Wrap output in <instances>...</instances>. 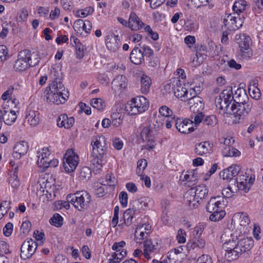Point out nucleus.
Segmentation results:
<instances>
[{"mask_svg": "<svg viewBox=\"0 0 263 263\" xmlns=\"http://www.w3.org/2000/svg\"><path fill=\"white\" fill-rule=\"evenodd\" d=\"M92 151L91 155L90 166L96 173H99L106 162L107 151L106 139L104 136H95L91 143Z\"/></svg>", "mask_w": 263, "mask_h": 263, "instance_id": "f257e3e1", "label": "nucleus"}, {"mask_svg": "<svg viewBox=\"0 0 263 263\" xmlns=\"http://www.w3.org/2000/svg\"><path fill=\"white\" fill-rule=\"evenodd\" d=\"M170 84L172 86L175 96L183 101L188 100L193 96L197 95L200 91V87L187 89L185 87H184L185 85L179 78H173L171 80Z\"/></svg>", "mask_w": 263, "mask_h": 263, "instance_id": "f03ea898", "label": "nucleus"}, {"mask_svg": "<svg viewBox=\"0 0 263 263\" xmlns=\"http://www.w3.org/2000/svg\"><path fill=\"white\" fill-rule=\"evenodd\" d=\"M208 192L206 186L199 185L187 191L184 195V199L191 208H196L200 201L207 196Z\"/></svg>", "mask_w": 263, "mask_h": 263, "instance_id": "7ed1b4c3", "label": "nucleus"}, {"mask_svg": "<svg viewBox=\"0 0 263 263\" xmlns=\"http://www.w3.org/2000/svg\"><path fill=\"white\" fill-rule=\"evenodd\" d=\"M67 200L78 211H84L89 207L91 196L85 191H77L73 194L68 195Z\"/></svg>", "mask_w": 263, "mask_h": 263, "instance_id": "20e7f679", "label": "nucleus"}, {"mask_svg": "<svg viewBox=\"0 0 263 263\" xmlns=\"http://www.w3.org/2000/svg\"><path fill=\"white\" fill-rule=\"evenodd\" d=\"M50 90L47 93V101L54 104L59 105L65 102L69 97L68 92L65 91L63 84L58 86L55 84H50Z\"/></svg>", "mask_w": 263, "mask_h": 263, "instance_id": "39448f33", "label": "nucleus"}, {"mask_svg": "<svg viewBox=\"0 0 263 263\" xmlns=\"http://www.w3.org/2000/svg\"><path fill=\"white\" fill-rule=\"evenodd\" d=\"M163 124V117L154 113L151 118L149 125L144 127L141 133L142 138L147 139L148 136L154 137L162 128Z\"/></svg>", "mask_w": 263, "mask_h": 263, "instance_id": "423d86ee", "label": "nucleus"}, {"mask_svg": "<svg viewBox=\"0 0 263 263\" xmlns=\"http://www.w3.org/2000/svg\"><path fill=\"white\" fill-rule=\"evenodd\" d=\"M149 106L147 99L143 96H137L132 99L125 107L126 111L130 115H136L146 110Z\"/></svg>", "mask_w": 263, "mask_h": 263, "instance_id": "0eeeda50", "label": "nucleus"}, {"mask_svg": "<svg viewBox=\"0 0 263 263\" xmlns=\"http://www.w3.org/2000/svg\"><path fill=\"white\" fill-rule=\"evenodd\" d=\"M251 107L250 103H233L231 108L227 109L226 114L233 115L235 118L234 122L239 123L240 120L243 119L251 111Z\"/></svg>", "mask_w": 263, "mask_h": 263, "instance_id": "6e6552de", "label": "nucleus"}, {"mask_svg": "<svg viewBox=\"0 0 263 263\" xmlns=\"http://www.w3.org/2000/svg\"><path fill=\"white\" fill-rule=\"evenodd\" d=\"M233 100L232 89L231 87H229L220 93L218 98L216 101V106L220 109L223 110L224 112L226 113L227 109L231 108Z\"/></svg>", "mask_w": 263, "mask_h": 263, "instance_id": "1a4fd4ad", "label": "nucleus"}, {"mask_svg": "<svg viewBox=\"0 0 263 263\" xmlns=\"http://www.w3.org/2000/svg\"><path fill=\"white\" fill-rule=\"evenodd\" d=\"M79 162L78 156L73 149L68 150L64 156L63 167L67 172H72Z\"/></svg>", "mask_w": 263, "mask_h": 263, "instance_id": "9d476101", "label": "nucleus"}, {"mask_svg": "<svg viewBox=\"0 0 263 263\" xmlns=\"http://www.w3.org/2000/svg\"><path fill=\"white\" fill-rule=\"evenodd\" d=\"M243 17L236 13L230 14L224 19L225 27L230 31H235L242 27Z\"/></svg>", "mask_w": 263, "mask_h": 263, "instance_id": "9b49d317", "label": "nucleus"}, {"mask_svg": "<svg viewBox=\"0 0 263 263\" xmlns=\"http://www.w3.org/2000/svg\"><path fill=\"white\" fill-rule=\"evenodd\" d=\"M29 54L28 50H24L19 52L13 65V68L15 71H23L30 67Z\"/></svg>", "mask_w": 263, "mask_h": 263, "instance_id": "f8f14e48", "label": "nucleus"}, {"mask_svg": "<svg viewBox=\"0 0 263 263\" xmlns=\"http://www.w3.org/2000/svg\"><path fill=\"white\" fill-rule=\"evenodd\" d=\"M37 248L36 243L32 239H27L21 248V257L26 260L30 258Z\"/></svg>", "mask_w": 263, "mask_h": 263, "instance_id": "ddd939ff", "label": "nucleus"}, {"mask_svg": "<svg viewBox=\"0 0 263 263\" xmlns=\"http://www.w3.org/2000/svg\"><path fill=\"white\" fill-rule=\"evenodd\" d=\"M226 199L221 196L213 197L208 202L206 209L208 212L221 211L226 205Z\"/></svg>", "mask_w": 263, "mask_h": 263, "instance_id": "4468645a", "label": "nucleus"}, {"mask_svg": "<svg viewBox=\"0 0 263 263\" xmlns=\"http://www.w3.org/2000/svg\"><path fill=\"white\" fill-rule=\"evenodd\" d=\"M226 251L225 257L230 260L237 259L242 254L236 243H229V246L223 248Z\"/></svg>", "mask_w": 263, "mask_h": 263, "instance_id": "2eb2a0df", "label": "nucleus"}, {"mask_svg": "<svg viewBox=\"0 0 263 263\" xmlns=\"http://www.w3.org/2000/svg\"><path fill=\"white\" fill-rule=\"evenodd\" d=\"M240 168L237 165H232L226 169L223 170L219 173L220 178L223 180L230 181L239 173Z\"/></svg>", "mask_w": 263, "mask_h": 263, "instance_id": "dca6fc26", "label": "nucleus"}, {"mask_svg": "<svg viewBox=\"0 0 263 263\" xmlns=\"http://www.w3.org/2000/svg\"><path fill=\"white\" fill-rule=\"evenodd\" d=\"M49 147H44L38 151L37 153V163L39 167H46L47 166L46 162L51 155V151L49 149Z\"/></svg>", "mask_w": 263, "mask_h": 263, "instance_id": "f3484780", "label": "nucleus"}, {"mask_svg": "<svg viewBox=\"0 0 263 263\" xmlns=\"http://www.w3.org/2000/svg\"><path fill=\"white\" fill-rule=\"evenodd\" d=\"M127 85V80L125 76H116L111 82V87L115 93L121 92Z\"/></svg>", "mask_w": 263, "mask_h": 263, "instance_id": "a211bd4d", "label": "nucleus"}, {"mask_svg": "<svg viewBox=\"0 0 263 263\" xmlns=\"http://www.w3.org/2000/svg\"><path fill=\"white\" fill-rule=\"evenodd\" d=\"M193 121L189 119L182 120L178 118L176 122V128L181 133L189 134L194 131V128L191 125Z\"/></svg>", "mask_w": 263, "mask_h": 263, "instance_id": "6ab92c4d", "label": "nucleus"}, {"mask_svg": "<svg viewBox=\"0 0 263 263\" xmlns=\"http://www.w3.org/2000/svg\"><path fill=\"white\" fill-rule=\"evenodd\" d=\"M25 120L30 126L35 127L41 121L40 114L38 110H27L26 112Z\"/></svg>", "mask_w": 263, "mask_h": 263, "instance_id": "aec40b11", "label": "nucleus"}, {"mask_svg": "<svg viewBox=\"0 0 263 263\" xmlns=\"http://www.w3.org/2000/svg\"><path fill=\"white\" fill-rule=\"evenodd\" d=\"M235 41L239 45L241 51L243 52L249 50L251 43V38L245 34L236 35Z\"/></svg>", "mask_w": 263, "mask_h": 263, "instance_id": "412c9836", "label": "nucleus"}, {"mask_svg": "<svg viewBox=\"0 0 263 263\" xmlns=\"http://www.w3.org/2000/svg\"><path fill=\"white\" fill-rule=\"evenodd\" d=\"M189 103L190 105V110L193 114L202 112L204 108V104L202 102V99L197 95L193 96L191 99H189Z\"/></svg>", "mask_w": 263, "mask_h": 263, "instance_id": "4be33fe9", "label": "nucleus"}, {"mask_svg": "<svg viewBox=\"0 0 263 263\" xmlns=\"http://www.w3.org/2000/svg\"><path fill=\"white\" fill-rule=\"evenodd\" d=\"M107 48L113 52L116 51L120 46V41L118 35L113 33L108 34L105 39Z\"/></svg>", "mask_w": 263, "mask_h": 263, "instance_id": "5701e85b", "label": "nucleus"}, {"mask_svg": "<svg viewBox=\"0 0 263 263\" xmlns=\"http://www.w3.org/2000/svg\"><path fill=\"white\" fill-rule=\"evenodd\" d=\"M144 26V23L137 15L135 12L130 13L128 21V27L132 30L138 31L141 29Z\"/></svg>", "mask_w": 263, "mask_h": 263, "instance_id": "b1692460", "label": "nucleus"}, {"mask_svg": "<svg viewBox=\"0 0 263 263\" xmlns=\"http://www.w3.org/2000/svg\"><path fill=\"white\" fill-rule=\"evenodd\" d=\"M28 143L25 141L17 143L13 148V157L16 159H20L23 155L26 154L28 150Z\"/></svg>", "mask_w": 263, "mask_h": 263, "instance_id": "393cba45", "label": "nucleus"}, {"mask_svg": "<svg viewBox=\"0 0 263 263\" xmlns=\"http://www.w3.org/2000/svg\"><path fill=\"white\" fill-rule=\"evenodd\" d=\"M237 236L235 235L232 231L227 229L224 230L221 236V241L223 243V248L229 246V243H236Z\"/></svg>", "mask_w": 263, "mask_h": 263, "instance_id": "a878e982", "label": "nucleus"}, {"mask_svg": "<svg viewBox=\"0 0 263 263\" xmlns=\"http://www.w3.org/2000/svg\"><path fill=\"white\" fill-rule=\"evenodd\" d=\"M57 125L59 127H64L68 129L71 127L74 122L73 117H68L66 114H61L57 120Z\"/></svg>", "mask_w": 263, "mask_h": 263, "instance_id": "bb28decb", "label": "nucleus"}, {"mask_svg": "<svg viewBox=\"0 0 263 263\" xmlns=\"http://www.w3.org/2000/svg\"><path fill=\"white\" fill-rule=\"evenodd\" d=\"M199 176L196 170H193L187 172V173L183 175L182 181H186L185 184L189 186H192L196 184L198 182Z\"/></svg>", "mask_w": 263, "mask_h": 263, "instance_id": "cd10ccee", "label": "nucleus"}, {"mask_svg": "<svg viewBox=\"0 0 263 263\" xmlns=\"http://www.w3.org/2000/svg\"><path fill=\"white\" fill-rule=\"evenodd\" d=\"M211 148L209 141H203L195 145L194 152L197 155L203 156L210 154Z\"/></svg>", "mask_w": 263, "mask_h": 263, "instance_id": "c85d7f7f", "label": "nucleus"}, {"mask_svg": "<svg viewBox=\"0 0 263 263\" xmlns=\"http://www.w3.org/2000/svg\"><path fill=\"white\" fill-rule=\"evenodd\" d=\"M205 240L201 236H195L187 243V247L190 249H195L199 248L203 249L206 246Z\"/></svg>", "mask_w": 263, "mask_h": 263, "instance_id": "c756f323", "label": "nucleus"}, {"mask_svg": "<svg viewBox=\"0 0 263 263\" xmlns=\"http://www.w3.org/2000/svg\"><path fill=\"white\" fill-rule=\"evenodd\" d=\"M49 78L52 82L51 84H55L58 86L60 84H63L61 82L62 73L58 67H52L50 69Z\"/></svg>", "mask_w": 263, "mask_h": 263, "instance_id": "7c9ffc66", "label": "nucleus"}, {"mask_svg": "<svg viewBox=\"0 0 263 263\" xmlns=\"http://www.w3.org/2000/svg\"><path fill=\"white\" fill-rule=\"evenodd\" d=\"M131 62L136 65H139L144 61V59L142 52L138 47H135L132 51L130 54Z\"/></svg>", "mask_w": 263, "mask_h": 263, "instance_id": "2f4dec72", "label": "nucleus"}, {"mask_svg": "<svg viewBox=\"0 0 263 263\" xmlns=\"http://www.w3.org/2000/svg\"><path fill=\"white\" fill-rule=\"evenodd\" d=\"M236 245L239 248L242 253L250 250L254 245V241L251 238H245L236 241Z\"/></svg>", "mask_w": 263, "mask_h": 263, "instance_id": "473e14b6", "label": "nucleus"}, {"mask_svg": "<svg viewBox=\"0 0 263 263\" xmlns=\"http://www.w3.org/2000/svg\"><path fill=\"white\" fill-rule=\"evenodd\" d=\"M3 121L8 125H12L15 121L17 116L15 111L3 108Z\"/></svg>", "mask_w": 263, "mask_h": 263, "instance_id": "72a5a7b5", "label": "nucleus"}, {"mask_svg": "<svg viewBox=\"0 0 263 263\" xmlns=\"http://www.w3.org/2000/svg\"><path fill=\"white\" fill-rule=\"evenodd\" d=\"M152 81L151 78L143 74L141 77V91L142 93H147L150 89Z\"/></svg>", "mask_w": 263, "mask_h": 263, "instance_id": "f704fd0d", "label": "nucleus"}, {"mask_svg": "<svg viewBox=\"0 0 263 263\" xmlns=\"http://www.w3.org/2000/svg\"><path fill=\"white\" fill-rule=\"evenodd\" d=\"M247 2L245 0H238L236 1L233 6V13L239 15L243 12L248 7Z\"/></svg>", "mask_w": 263, "mask_h": 263, "instance_id": "c9c22d12", "label": "nucleus"}, {"mask_svg": "<svg viewBox=\"0 0 263 263\" xmlns=\"http://www.w3.org/2000/svg\"><path fill=\"white\" fill-rule=\"evenodd\" d=\"M9 183L12 187L14 189H17L20 185V181L18 179L16 166L15 167L14 170H11L10 172Z\"/></svg>", "mask_w": 263, "mask_h": 263, "instance_id": "e433bc0d", "label": "nucleus"}, {"mask_svg": "<svg viewBox=\"0 0 263 263\" xmlns=\"http://www.w3.org/2000/svg\"><path fill=\"white\" fill-rule=\"evenodd\" d=\"M222 154L224 157H237L240 152L236 148L232 146H224L222 148Z\"/></svg>", "mask_w": 263, "mask_h": 263, "instance_id": "4c0bfd02", "label": "nucleus"}, {"mask_svg": "<svg viewBox=\"0 0 263 263\" xmlns=\"http://www.w3.org/2000/svg\"><path fill=\"white\" fill-rule=\"evenodd\" d=\"M148 206V199L142 197L134 202L133 209L135 211L144 209Z\"/></svg>", "mask_w": 263, "mask_h": 263, "instance_id": "58836bf2", "label": "nucleus"}, {"mask_svg": "<svg viewBox=\"0 0 263 263\" xmlns=\"http://www.w3.org/2000/svg\"><path fill=\"white\" fill-rule=\"evenodd\" d=\"M248 99V97L244 92L243 90L241 89H238L234 96V102H235V104H237L238 102H242V103H246V99Z\"/></svg>", "mask_w": 263, "mask_h": 263, "instance_id": "ea45409f", "label": "nucleus"}, {"mask_svg": "<svg viewBox=\"0 0 263 263\" xmlns=\"http://www.w3.org/2000/svg\"><path fill=\"white\" fill-rule=\"evenodd\" d=\"M63 217L58 213L54 214L50 219V223L56 227H61L63 225Z\"/></svg>", "mask_w": 263, "mask_h": 263, "instance_id": "a19ab883", "label": "nucleus"}, {"mask_svg": "<svg viewBox=\"0 0 263 263\" xmlns=\"http://www.w3.org/2000/svg\"><path fill=\"white\" fill-rule=\"evenodd\" d=\"M134 212L130 209L126 210L123 215V219L124 224L126 226H129L132 223V219L133 218Z\"/></svg>", "mask_w": 263, "mask_h": 263, "instance_id": "79ce46f5", "label": "nucleus"}, {"mask_svg": "<svg viewBox=\"0 0 263 263\" xmlns=\"http://www.w3.org/2000/svg\"><path fill=\"white\" fill-rule=\"evenodd\" d=\"M126 255V251H122L119 253H113L111 258L109 259V263H119Z\"/></svg>", "mask_w": 263, "mask_h": 263, "instance_id": "37998d69", "label": "nucleus"}, {"mask_svg": "<svg viewBox=\"0 0 263 263\" xmlns=\"http://www.w3.org/2000/svg\"><path fill=\"white\" fill-rule=\"evenodd\" d=\"M212 214L209 217V219L213 221H217L221 220L226 215V212L223 210L218 211L211 212Z\"/></svg>", "mask_w": 263, "mask_h": 263, "instance_id": "c03bdc74", "label": "nucleus"}, {"mask_svg": "<svg viewBox=\"0 0 263 263\" xmlns=\"http://www.w3.org/2000/svg\"><path fill=\"white\" fill-rule=\"evenodd\" d=\"M11 204V201L4 200L0 203V210L2 211L0 214V219H2L3 216L7 213V212L11 209V207L10 204Z\"/></svg>", "mask_w": 263, "mask_h": 263, "instance_id": "a18cd8bd", "label": "nucleus"}, {"mask_svg": "<svg viewBox=\"0 0 263 263\" xmlns=\"http://www.w3.org/2000/svg\"><path fill=\"white\" fill-rule=\"evenodd\" d=\"M147 165L146 159H142L138 161L136 173L139 176H142L144 170Z\"/></svg>", "mask_w": 263, "mask_h": 263, "instance_id": "49530a36", "label": "nucleus"}, {"mask_svg": "<svg viewBox=\"0 0 263 263\" xmlns=\"http://www.w3.org/2000/svg\"><path fill=\"white\" fill-rule=\"evenodd\" d=\"M143 226L136 229L135 232V237L137 242L140 243L141 240H143L145 235H147L148 233L143 231Z\"/></svg>", "mask_w": 263, "mask_h": 263, "instance_id": "de8ad7c7", "label": "nucleus"}, {"mask_svg": "<svg viewBox=\"0 0 263 263\" xmlns=\"http://www.w3.org/2000/svg\"><path fill=\"white\" fill-rule=\"evenodd\" d=\"M91 105L93 108L99 110H103L105 106V102L100 98L92 99L91 101Z\"/></svg>", "mask_w": 263, "mask_h": 263, "instance_id": "09e8293b", "label": "nucleus"}, {"mask_svg": "<svg viewBox=\"0 0 263 263\" xmlns=\"http://www.w3.org/2000/svg\"><path fill=\"white\" fill-rule=\"evenodd\" d=\"M217 123V120L215 115L206 116L203 119V124L209 126L214 127Z\"/></svg>", "mask_w": 263, "mask_h": 263, "instance_id": "8fccbe9b", "label": "nucleus"}, {"mask_svg": "<svg viewBox=\"0 0 263 263\" xmlns=\"http://www.w3.org/2000/svg\"><path fill=\"white\" fill-rule=\"evenodd\" d=\"M117 182V180L115 177L110 175H107L105 177L102 179L101 183L104 185L114 186Z\"/></svg>", "mask_w": 263, "mask_h": 263, "instance_id": "3c124183", "label": "nucleus"}, {"mask_svg": "<svg viewBox=\"0 0 263 263\" xmlns=\"http://www.w3.org/2000/svg\"><path fill=\"white\" fill-rule=\"evenodd\" d=\"M30 58H29V63L30 67H33L38 64L40 61V57L37 53H31L29 50Z\"/></svg>", "mask_w": 263, "mask_h": 263, "instance_id": "603ef678", "label": "nucleus"}, {"mask_svg": "<svg viewBox=\"0 0 263 263\" xmlns=\"http://www.w3.org/2000/svg\"><path fill=\"white\" fill-rule=\"evenodd\" d=\"M256 85V83L253 82V85H250L249 92L252 98L257 100L260 97V92Z\"/></svg>", "mask_w": 263, "mask_h": 263, "instance_id": "864d4df0", "label": "nucleus"}, {"mask_svg": "<svg viewBox=\"0 0 263 263\" xmlns=\"http://www.w3.org/2000/svg\"><path fill=\"white\" fill-rule=\"evenodd\" d=\"M91 175V170L88 167H83L80 172L79 178L81 180L89 179Z\"/></svg>", "mask_w": 263, "mask_h": 263, "instance_id": "5fc2aeb1", "label": "nucleus"}, {"mask_svg": "<svg viewBox=\"0 0 263 263\" xmlns=\"http://www.w3.org/2000/svg\"><path fill=\"white\" fill-rule=\"evenodd\" d=\"M160 116L163 117H171L173 115V111L167 106L163 105L159 108V109Z\"/></svg>", "mask_w": 263, "mask_h": 263, "instance_id": "6e6d98bb", "label": "nucleus"}, {"mask_svg": "<svg viewBox=\"0 0 263 263\" xmlns=\"http://www.w3.org/2000/svg\"><path fill=\"white\" fill-rule=\"evenodd\" d=\"M204 115L202 112H197L196 114H193L191 116V118L194 119V123L196 126L198 125L202 121L203 122Z\"/></svg>", "mask_w": 263, "mask_h": 263, "instance_id": "4d7b16f0", "label": "nucleus"}, {"mask_svg": "<svg viewBox=\"0 0 263 263\" xmlns=\"http://www.w3.org/2000/svg\"><path fill=\"white\" fill-rule=\"evenodd\" d=\"M93 12V8L91 7H86L82 10L77 11V15L80 17H85Z\"/></svg>", "mask_w": 263, "mask_h": 263, "instance_id": "13d9d810", "label": "nucleus"}, {"mask_svg": "<svg viewBox=\"0 0 263 263\" xmlns=\"http://www.w3.org/2000/svg\"><path fill=\"white\" fill-rule=\"evenodd\" d=\"M205 224L203 223H199L194 228L193 230V235L195 236H201V235L205 229Z\"/></svg>", "mask_w": 263, "mask_h": 263, "instance_id": "bf43d9fd", "label": "nucleus"}, {"mask_svg": "<svg viewBox=\"0 0 263 263\" xmlns=\"http://www.w3.org/2000/svg\"><path fill=\"white\" fill-rule=\"evenodd\" d=\"M125 246V242L124 241H121L118 242H115L112 246V249L116 251L115 253H119L123 251H126L123 249Z\"/></svg>", "mask_w": 263, "mask_h": 263, "instance_id": "052dcab7", "label": "nucleus"}, {"mask_svg": "<svg viewBox=\"0 0 263 263\" xmlns=\"http://www.w3.org/2000/svg\"><path fill=\"white\" fill-rule=\"evenodd\" d=\"M240 225L243 227H246L249 225L250 220L246 213H242L239 216Z\"/></svg>", "mask_w": 263, "mask_h": 263, "instance_id": "680f3d73", "label": "nucleus"}, {"mask_svg": "<svg viewBox=\"0 0 263 263\" xmlns=\"http://www.w3.org/2000/svg\"><path fill=\"white\" fill-rule=\"evenodd\" d=\"M28 16V13L27 10L26 9H23L17 17V22L23 24L26 22Z\"/></svg>", "mask_w": 263, "mask_h": 263, "instance_id": "e2e57ef3", "label": "nucleus"}, {"mask_svg": "<svg viewBox=\"0 0 263 263\" xmlns=\"http://www.w3.org/2000/svg\"><path fill=\"white\" fill-rule=\"evenodd\" d=\"M119 200L122 207L125 208L127 206L128 195L126 192L122 191L119 194Z\"/></svg>", "mask_w": 263, "mask_h": 263, "instance_id": "0e129e2a", "label": "nucleus"}, {"mask_svg": "<svg viewBox=\"0 0 263 263\" xmlns=\"http://www.w3.org/2000/svg\"><path fill=\"white\" fill-rule=\"evenodd\" d=\"M140 49L143 55V57L145 56L149 58L153 54V50L148 46L143 45L141 46Z\"/></svg>", "mask_w": 263, "mask_h": 263, "instance_id": "69168bd1", "label": "nucleus"}, {"mask_svg": "<svg viewBox=\"0 0 263 263\" xmlns=\"http://www.w3.org/2000/svg\"><path fill=\"white\" fill-rule=\"evenodd\" d=\"M157 243L154 244L151 240H146L144 242V248L145 250L152 252L156 249Z\"/></svg>", "mask_w": 263, "mask_h": 263, "instance_id": "338daca9", "label": "nucleus"}, {"mask_svg": "<svg viewBox=\"0 0 263 263\" xmlns=\"http://www.w3.org/2000/svg\"><path fill=\"white\" fill-rule=\"evenodd\" d=\"M196 263H213V260L209 255H202L197 259Z\"/></svg>", "mask_w": 263, "mask_h": 263, "instance_id": "774afa93", "label": "nucleus"}]
</instances>
